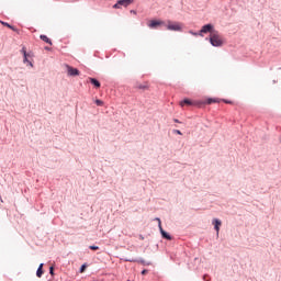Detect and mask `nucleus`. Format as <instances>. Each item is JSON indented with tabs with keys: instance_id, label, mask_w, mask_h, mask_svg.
<instances>
[{
	"instance_id": "obj_22",
	"label": "nucleus",
	"mask_w": 281,
	"mask_h": 281,
	"mask_svg": "<svg viewBox=\"0 0 281 281\" xmlns=\"http://www.w3.org/2000/svg\"><path fill=\"white\" fill-rule=\"evenodd\" d=\"M9 30H12L13 32H19V30H16V27H14L12 25H11V27H9Z\"/></svg>"
},
{
	"instance_id": "obj_30",
	"label": "nucleus",
	"mask_w": 281,
	"mask_h": 281,
	"mask_svg": "<svg viewBox=\"0 0 281 281\" xmlns=\"http://www.w3.org/2000/svg\"><path fill=\"white\" fill-rule=\"evenodd\" d=\"M280 143H281V136H280Z\"/></svg>"
},
{
	"instance_id": "obj_12",
	"label": "nucleus",
	"mask_w": 281,
	"mask_h": 281,
	"mask_svg": "<svg viewBox=\"0 0 281 281\" xmlns=\"http://www.w3.org/2000/svg\"><path fill=\"white\" fill-rule=\"evenodd\" d=\"M37 278H43V263L40 265L37 271H36Z\"/></svg>"
},
{
	"instance_id": "obj_26",
	"label": "nucleus",
	"mask_w": 281,
	"mask_h": 281,
	"mask_svg": "<svg viewBox=\"0 0 281 281\" xmlns=\"http://www.w3.org/2000/svg\"><path fill=\"white\" fill-rule=\"evenodd\" d=\"M146 273H148V270L145 269L142 271V276H146Z\"/></svg>"
},
{
	"instance_id": "obj_16",
	"label": "nucleus",
	"mask_w": 281,
	"mask_h": 281,
	"mask_svg": "<svg viewBox=\"0 0 281 281\" xmlns=\"http://www.w3.org/2000/svg\"><path fill=\"white\" fill-rule=\"evenodd\" d=\"M97 106H103L104 102L102 100H95Z\"/></svg>"
},
{
	"instance_id": "obj_15",
	"label": "nucleus",
	"mask_w": 281,
	"mask_h": 281,
	"mask_svg": "<svg viewBox=\"0 0 281 281\" xmlns=\"http://www.w3.org/2000/svg\"><path fill=\"white\" fill-rule=\"evenodd\" d=\"M215 102H218L216 99H207L206 104H214Z\"/></svg>"
},
{
	"instance_id": "obj_24",
	"label": "nucleus",
	"mask_w": 281,
	"mask_h": 281,
	"mask_svg": "<svg viewBox=\"0 0 281 281\" xmlns=\"http://www.w3.org/2000/svg\"><path fill=\"white\" fill-rule=\"evenodd\" d=\"M175 133H176L177 135H182L181 131H179V130H175Z\"/></svg>"
},
{
	"instance_id": "obj_27",
	"label": "nucleus",
	"mask_w": 281,
	"mask_h": 281,
	"mask_svg": "<svg viewBox=\"0 0 281 281\" xmlns=\"http://www.w3.org/2000/svg\"><path fill=\"white\" fill-rule=\"evenodd\" d=\"M173 122H176L177 124H179V120L175 119Z\"/></svg>"
},
{
	"instance_id": "obj_14",
	"label": "nucleus",
	"mask_w": 281,
	"mask_h": 281,
	"mask_svg": "<svg viewBox=\"0 0 281 281\" xmlns=\"http://www.w3.org/2000/svg\"><path fill=\"white\" fill-rule=\"evenodd\" d=\"M21 53L23 54V56H30V54H27V48H25V46L22 47Z\"/></svg>"
},
{
	"instance_id": "obj_23",
	"label": "nucleus",
	"mask_w": 281,
	"mask_h": 281,
	"mask_svg": "<svg viewBox=\"0 0 281 281\" xmlns=\"http://www.w3.org/2000/svg\"><path fill=\"white\" fill-rule=\"evenodd\" d=\"M49 273H50V276H54V267L49 268Z\"/></svg>"
},
{
	"instance_id": "obj_3",
	"label": "nucleus",
	"mask_w": 281,
	"mask_h": 281,
	"mask_svg": "<svg viewBox=\"0 0 281 281\" xmlns=\"http://www.w3.org/2000/svg\"><path fill=\"white\" fill-rule=\"evenodd\" d=\"M214 26L212 24H205L204 26H202L199 36H203V34H207V32L215 33L214 31Z\"/></svg>"
},
{
	"instance_id": "obj_20",
	"label": "nucleus",
	"mask_w": 281,
	"mask_h": 281,
	"mask_svg": "<svg viewBox=\"0 0 281 281\" xmlns=\"http://www.w3.org/2000/svg\"><path fill=\"white\" fill-rule=\"evenodd\" d=\"M86 270H87V266L82 265L81 268H80V273H85Z\"/></svg>"
},
{
	"instance_id": "obj_29",
	"label": "nucleus",
	"mask_w": 281,
	"mask_h": 281,
	"mask_svg": "<svg viewBox=\"0 0 281 281\" xmlns=\"http://www.w3.org/2000/svg\"><path fill=\"white\" fill-rule=\"evenodd\" d=\"M142 265H146V262L142 261Z\"/></svg>"
},
{
	"instance_id": "obj_11",
	"label": "nucleus",
	"mask_w": 281,
	"mask_h": 281,
	"mask_svg": "<svg viewBox=\"0 0 281 281\" xmlns=\"http://www.w3.org/2000/svg\"><path fill=\"white\" fill-rule=\"evenodd\" d=\"M40 38H41V41H44V43L52 45V40H49V37H47V35H41Z\"/></svg>"
},
{
	"instance_id": "obj_21",
	"label": "nucleus",
	"mask_w": 281,
	"mask_h": 281,
	"mask_svg": "<svg viewBox=\"0 0 281 281\" xmlns=\"http://www.w3.org/2000/svg\"><path fill=\"white\" fill-rule=\"evenodd\" d=\"M155 221L158 222V227L160 229V227H161V220L159 217H156Z\"/></svg>"
},
{
	"instance_id": "obj_25",
	"label": "nucleus",
	"mask_w": 281,
	"mask_h": 281,
	"mask_svg": "<svg viewBox=\"0 0 281 281\" xmlns=\"http://www.w3.org/2000/svg\"><path fill=\"white\" fill-rule=\"evenodd\" d=\"M190 34H192L193 36H199V33L192 32L190 31Z\"/></svg>"
},
{
	"instance_id": "obj_2",
	"label": "nucleus",
	"mask_w": 281,
	"mask_h": 281,
	"mask_svg": "<svg viewBox=\"0 0 281 281\" xmlns=\"http://www.w3.org/2000/svg\"><path fill=\"white\" fill-rule=\"evenodd\" d=\"M167 30H169L171 32H181L182 26H181V23H179V22L168 21L167 22Z\"/></svg>"
},
{
	"instance_id": "obj_7",
	"label": "nucleus",
	"mask_w": 281,
	"mask_h": 281,
	"mask_svg": "<svg viewBox=\"0 0 281 281\" xmlns=\"http://www.w3.org/2000/svg\"><path fill=\"white\" fill-rule=\"evenodd\" d=\"M213 225L215 227L216 233L218 234V232H221V225H223V223L221 222V220L214 218L213 220Z\"/></svg>"
},
{
	"instance_id": "obj_8",
	"label": "nucleus",
	"mask_w": 281,
	"mask_h": 281,
	"mask_svg": "<svg viewBox=\"0 0 281 281\" xmlns=\"http://www.w3.org/2000/svg\"><path fill=\"white\" fill-rule=\"evenodd\" d=\"M159 229L162 238H166L167 240H172V237H170V235L166 233V231H164V227H160Z\"/></svg>"
},
{
	"instance_id": "obj_18",
	"label": "nucleus",
	"mask_w": 281,
	"mask_h": 281,
	"mask_svg": "<svg viewBox=\"0 0 281 281\" xmlns=\"http://www.w3.org/2000/svg\"><path fill=\"white\" fill-rule=\"evenodd\" d=\"M89 249H91L92 251H98V249H100V247H98V246H89Z\"/></svg>"
},
{
	"instance_id": "obj_13",
	"label": "nucleus",
	"mask_w": 281,
	"mask_h": 281,
	"mask_svg": "<svg viewBox=\"0 0 281 281\" xmlns=\"http://www.w3.org/2000/svg\"><path fill=\"white\" fill-rule=\"evenodd\" d=\"M27 58H30V56H24L23 63H27L30 65V67H34L32 61L27 60Z\"/></svg>"
},
{
	"instance_id": "obj_10",
	"label": "nucleus",
	"mask_w": 281,
	"mask_h": 281,
	"mask_svg": "<svg viewBox=\"0 0 281 281\" xmlns=\"http://www.w3.org/2000/svg\"><path fill=\"white\" fill-rule=\"evenodd\" d=\"M192 106V101L190 99H184L183 101L180 102V106Z\"/></svg>"
},
{
	"instance_id": "obj_4",
	"label": "nucleus",
	"mask_w": 281,
	"mask_h": 281,
	"mask_svg": "<svg viewBox=\"0 0 281 281\" xmlns=\"http://www.w3.org/2000/svg\"><path fill=\"white\" fill-rule=\"evenodd\" d=\"M131 3H133V0H119L113 8L115 9H120L121 5H123L124 8H128V5H131Z\"/></svg>"
},
{
	"instance_id": "obj_5",
	"label": "nucleus",
	"mask_w": 281,
	"mask_h": 281,
	"mask_svg": "<svg viewBox=\"0 0 281 281\" xmlns=\"http://www.w3.org/2000/svg\"><path fill=\"white\" fill-rule=\"evenodd\" d=\"M164 24H165L164 21L151 20L148 23V27H150L151 30H155V27H159V25H164Z\"/></svg>"
},
{
	"instance_id": "obj_6",
	"label": "nucleus",
	"mask_w": 281,
	"mask_h": 281,
	"mask_svg": "<svg viewBox=\"0 0 281 281\" xmlns=\"http://www.w3.org/2000/svg\"><path fill=\"white\" fill-rule=\"evenodd\" d=\"M67 69H68V76H80V71L77 68L67 66Z\"/></svg>"
},
{
	"instance_id": "obj_9",
	"label": "nucleus",
	"mask_w": 281,
	"mask_h": 281,
	"mask_svg": "<svg viewBox=\"0 0 281 281\" xmlns=\"http://www.w3.org/2000/svg\"><path fill=\"white\" fill-rule=\"evenodd\" d=\"M91 85H93L97 89H100V81L95 78H89Z\"/></svg>"
},
{
	"instance_id": "obj_1",
	"label": "nucleus",
	"mask_w": 281,
	"mask_h": 281,
	"mask_svg": "<svg viewBox=\"0 0 281 281\" xmlns=\"http://www.w3.org/2000/svg\"><path fill=\"white\" fill-rule=\"evenodd\" d=\"M210 43L213 47H221L223 45V38L218 35V32L211 33Z\"/></svg>"
},
{
	"instance_id": "obj_17",
	"label": "nucleus",
	"mask_w": 281,
	"mask_h": 281,
	"mask_svg": "<svg viewBox=\"0 0 281 281\" xmlns=\"http://www.w3.org/2000/svg\"><path fill=\"white\" fill-rule=\"evenodd\" d=\"M0 23L1 25H4V27H12V25H10L8 22L0 21Z\"/></svg>"
},
{
	"instance_id": "obj_28",
	"label": "nucleus",
	"mask_w": 281,
	"mask_h": 281,
	"mask_svg": "<svg viewBox=\"0 0 281 281\" xmlns=\"http://www.w3.org/2000/svg\"><path fill=\"white\" fill-rule=\"evenodd\" d=\"M132 12V14H137V12L136 11H131Z\"/></svg>"
},
{
	"instance_id": "obj_19",
	"label": "nucleus",
	"mask_w": 281,
	"mask_h": 281,
	"mask_svg": "<svg viewBox=\"0 0 281 281\" xmlns=\"http://www.w3.org/2000/svg\"><path fill=\"white\" fill-rule=\"evenodd\" d=\"M137 89H143V90H146V89H148V86L138 85V86H137Z\"/></svg>"
}]
</instances>
